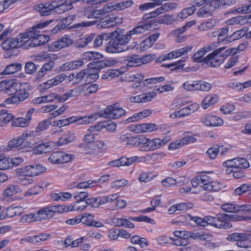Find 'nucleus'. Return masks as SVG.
Wrapping results in <instances>:
<instances>
[{"label":"nucleus","instance_id":"nucleus-1","mask_svg":"<svg viewBox=\"0 0 251 251\" xmlns=\"http://www.w3.org/2000/svg\"><path fill=\"white\" fill-rule=\"evenodd\" d=\"M158 20L156 19L151 20L148 23H144V24L139 25L134 27L132 29L128 31L126 34H125V30L123 29L117 28L114 33L112 34L113 36L116 38V41L117 43L116 45L118 47L116 48L113 47L114 50L117 49L116 50H121V52L127 50L129 49H132L136 46L137 43L135 42V46L133 47H129L127 45L128 43L132 38H136L137 37L144 33L147 30H149L153 25V24L157 22Z\"/></svg>","mask_w":251,"mask_h":251},{"label":"nucleus","instance_id":"nucleus-2","mask_svg":"<svg viewBox=\"0 0 251 251\" xmlns=\"http://www.w3.org/2000/svg\"><path fill=\"white\" fill-rule=\"evenodd\" d=\"M190 219L194 221L198 226L205 227L209 225L219 228L227 229L231 226L228 220L233 221H246L251 220V216L231 215L225 213H219L215 217L207 216L203 219L197 216H189Z\"/></svg>","mask_w":251,"mask_h":251},{"label":"nucleus","instance_id":"nucleus-3","mask_svg":"<svg viewBox=\"0 0 251 251\" xmlns=\"http://www.w3.org/2000/svg\"><path fill=\"white\" fill-rule=\"evenodd\" d=\"M47 26V21L40 23L28 28L26 32L21 33L24 43H27L29 39L31 41L28 44L29 47H34L43 45L47 42V36L40 34V30Z\"/></svg>","mask_w":251,"mask_h":251},{"label":"nucleus","instance_id":"nucleus-4","mask_svg":"<svg viewBox=\"0 0 251 251\" xmlns=\"http://www.w3.org/2000/svg\"><path fill=\"white\" fill-rule=\"evenodd\" d=\"M226 49L225 47L220 48L205 56L203 66L205 67L217 68L222 64L227 56L232 53L233 54L236 53L235 48L225 50Z\"/></svg>","mask_w":251,"mask_h":251},{"label":"nucleus","instance_id":"nucleus-5","mask_svg":"<svg viewBox=\"0 0 251 251\" xmlns=\"http://www.w3.org/2000/svg\"><path fill=\"white\" fill-rule=\"evenodd\" d=\"M114 33L113 32H110L109 33H103L101 35H99L97 36L94 40V46L95 47H100L101 45L102 42L103 40L108 41L109 40V42L107 43L106 47H105V50L109 53H119L121 52V50L117 51V49H115L112 47H114L116 48L118 47L116 45L117 44V42L116 41V38L113 36L112 34Z\"/></svg>","mask_w":251,"mask_h":251},{"label":"nucleus","instance_id":"nucleus-6","mask_svg":"<svg viewBox=\"0 0 251 251\" xmlns=\"http://www.w3.org/2000/svg\"><path fill=\"white\" fill-rule=\"evenodd\" d=\"M126 111L119 107L118 103L107 106L104 111L98 112L99 117L107 119H118L126 114Z\"/></svg>","mask_w":251,"mask_h":251},{"label":"nucleus","instance_id":"nucleus-7","mask_svg":"<svg viewBox=\"0 0 251 251\" xmlns=\"http://www.w3.org/2000/svg\"><path fill=\"white\" fill-rule=\"evenodd\" d=\"M227 240L236 241L237 246L243 248H251V232L234 233L228 235Z\"/></svg>","mask_w":251,"mask_h":251},{"label":"nucleus","instance_id":"nucleus-8","mask_svg":"<svg viewBox=\"0 0 251 251\" xmlns=\"http://www.w3.org/2000/svg\"><path fill=\"white\" fill-rule=\"evenodd\" d=\"M68 0L64 2L62 0H48V12L56 9L60 12H65L73 9V5Z\"/></svg>","mask_w":251,"mask_h":251},{"label":"nucleus","instance_id":"nucleus-9","mask_svg":"<svg viewBox=\"0 0 251 251\" xmlns=\"http://www.w3.org/2000/svg\"><path fill=\"white\" fill-rule=\"evenodd\" d=\"M74 157V155L66 153L63 151L53 152L48 158V160L55 164H63L70 162Z\"/></svg>","mask_w":251,"mask_h":251},{"label":"nucleus","instance_id":"nucleus-10","mask_svg":"<svg viewBox=\"0 0 251 251\" xmlns=\"http://www.w3.org/2000/svg\"><path fill=\"white\" fill-rule=\"evenodd\" d=\"M221 209L226 212L245 213L246 212L251 211V205H237L233 203H225L221 206Z\"/></svg>","mask_w":251,"mask_h":251},{"label":"nucleus","instance_id":"nucleus-11","mask_svg":"<svg viewBox=\"0 0 251 251\" xmlns=\"http://www.w3.org/2000/svg\"><path fill=\"white\" fill-rule=\"evenodd\" d=\"M186 134L182 139L171 143L168 147L169 150L178 149L184 145L196 142L197 138L195 136H197V134L189 135L188 132H186Z\"/></svg>","mask_w":251,"mask_h":251},{"label":"nucleus","instance_id":"nucleus-12","mask_svg":"<svg viewBox=\"0 0 251 251\" xmlns=\"http://www.w3.org/2000/svg\"><path fill=\"white\" fill-rule=\"evenodd\" d=\"M26 85L25 84H23L21 86L22 88L20 89V90L17 93V95L6 99L4 101L5 104L18 103L27 99L29 94L25 88Z\"/></svg>","mask_w":251,"mask_h":251},{"label":"nucleus","instance_id":"nucleus-13","mask_svg":"<svg viewBox=\"0 0 251 251\" xmlns=\"http://www.w3.org/2000/svg\"><path fill=\"white\" fill-rule=\"evenodd\" d=\"M23 84L16 82L14 80L4 81L1 82L2 90L9 95H13L17 93Z\"/></svg>","mask_w":251,"mask_h":251},{"label":"nucleus","instance_id":"nucleus-14","mask_svg":"<svg viewBox=\"0 0 251 251\" xmlns=\"http://www.w3.org/2000/svg\"><path fill=\"white\" fill-rule=\"evenodd\" d=\"M73 40L67 35H65L58 40L54 42L51 45L48 46L50 50H57L62 48L72 45Z\"/></svg>","mask_w":251,"mask_h":251},{"label":"nucleus","instance_id":"nucleus-15","mask_svg":"<svg viewBox=\"0 0 251 251\" xmlns=\"http://www.w3.org/2000/svg\"><path fill=\"white\" fill-rule=\"evenodd\" d=\"M24 41L21 34L16 38H8L5 40L1 44L2 48L6 50H12L20 46V43H24ZM22 44L21 45V46Z\"/></svg>","mask_w":251,"mask_h":251},{"label":"nucleus","instance_id":"nucleus-16","mask_svg":"<svg viewBox=\"0 0 251 251\" xmlns=\"http://www.w3.org/2000/svg\"><path fill=\"white\" fill-rule=\"evenodd\" d=\"M30 138L28 132H24L21 136L14 138L8 143V147L10 149L20 147L23 148L26 146V140Z\"/></svg>","mask_w":251,"mask_h":251},{"label":"nucleus","instance_id":"nucleus-17","mask_svg":"<svg viewBox=\"0 0 251 251\" xmlns=\"http://www.w3.org/2000/svg\"><path fill=\"white\" fill-rule=\"evenodd\" d=\"M115 60H102L93 61L87 65L88 70L90 71H99L105 67L112 66L116 63Z\"/></svg>","mask_w":251,"mask_h":251},{"label":"nucleus","instance_id":"nucleus-18","mask_svg":"<svg viewBox=\"0 0 251 251\" xmlns=\"http://www.w3.org/2000/svg\"><path fill=\"white\" fill-rule=\"evenodd\" d=\"M201 121L205 126L210 127L220 126L224 124L223 119L212 115H205L201 118Z\"/></svg>","mask_w":251,"mask_h":251},{"label":"nucleus","instance_id":"nucleus-19","mask_svg":"<svg viewBox=\"0 0 251 251\" xmlns=\"http://www.w3.org/2000/svg\"><path fill=\"white\" fill-rule=\"evenodd\" d=\"M156 96L155 92H148L134 97H130L127 99V100L130 102L135 103L147 102L151 101Z\"/></svg>","mask_w":251,"mask_h":251},{"label":"nucleus","instance_id":"nucleus-20","mask_svg":"<svg viewBox=\"0 0 251 251\" xmlns=\"http://www.w3.org/2000/svg\"><path fill=\"white\" fill-rule=\"evenodd\" d=\"M34 110V108H30L26 113L25 118L19 117L13 120L12 123V126H13L22 127L27 126L31 120L32 115Z\"/></svg>","mask_w":251,"mask_h":251},{"label":"nucleus","instance_id":"nucleus-21","mask_svg":"<svg viewBox=\"0 0 251 251\" xmlns=\"http://www.w3.org/2000/svg\"><path fill=\"white\" fill-rule=\"evenodd\" d=\"M45 171V168L43 166L38 164H34L26 166L24 174L25 176H33L40 175Z\"/></svg>","mask_w":251,"mask_h":251},{"label":"nucleus","instance_id":"nucleus-22","mask_svg":"<svg viewBox=\"0 0 251 251\" xmlns=\"http://www.w3.org/2000/svg\"><path fill=\"white\" fill-rule=\"evenodd\" d=\"M22 191V189L19 185L11 184L3 191L2 196L4 200H7Z\"/></svg>","mask_w":251,"mask_h":251},{"label":"nucleus","instance_id":"nucleus-23","mask_svg":"<svg viewBox=\"0 0 251 251\" xmlns=\"http://www.w3.org/2000/svg\"><path fill=\"white\" fill-rule=\"evenodd\" d=\"M160 14H161V13H157L156 9L154 11L146 14L144 16V18L147 19L148 21H146L145 23H148L149 21L154 19H157L158 21L154 23L153 25H157V24H159L167 23V20L168 19L170 18V17L167 15L164 16V17H156L157 15H158Z\"/></svg>","mask_w":251,"mask_h":251},{"label":"nucleus","instance_id":"nucleus-24","mask_svg":"<svg viewBox=\"0 0 251 251\" xmlns=\"http://www.w3.org/2000/svg\"><path fill=\"white\" fill-rule=\"evenodd\" d=\"M75 134L71 132H67L63 133L59 138L56 142L58 146L68 144L71 142H74L75 140Z\"/></svg>","mask_w":251,"mask_h":251},{"label":"nucleus","instance_id":"nucleus-25","mask_svg":"<svg viewBox=\"0 0 251 251\" xmlns=\"http://www.w3.org/2000/svg\"><path fill=\"white\" fill-rule=\"evenodd\" d=\"M161 147L160 138H155L151 140L148 139V142L144 146H142L140 150L141 151H154Z\"/></svg>","mask_w":251,"mask_h":251},{"label":"nucleus","instance_id":"nucleus-26","mask_svg":"<svg viewBox=\"0 0 251 251\" xmlns=\"http://www.w3.org/2000/svg\"><path fill=\"white\" fill-rule=\"evenodd\" d=\"M210 47H204L195 53L192 57V60L194 62L202 63V65H204V60L205 57L203 56L210 50Z\"/></svg>","mask_w":251,"mask_h":251},{"label":"nucleus","instance_id":"nucleus-27","mask_svg":"<svg viewBox=\"0 0 251 251\" xmlns=\"http://www.w3.org/2000/svg\"><path fill=\"white\" fill-rule=\"evenodd\" d=\"M82 151L85 154L97 155L99 154V149L95 146V144L84 143L79 145Z\"/></svg>","mask_w":251,"mask_h":251},{"label":"nucleus","instance_id":"nucleus-28","mask_svg":"<svg viewBox=\"0 0 251 251\" xmlns=\"http://www.w3.org/2000/svg\"><path fill=\"white\" fill-rule=\"evenodd\" d=\"M199 108V105L198 103H194L191 104L185 107L180 109L178 111V116L184 117L186 116L190 115L192 113H194Z\"/></svg>","mask_w":251,"mask_h":251},{"label":"nucleus","instance_id":"nucleus-29","mask_svg":"<svg viewBox=\"0 0 251 251\" xmlns=\"http://www.w3.org/2000/svg\"><path fill=\"white\" fill-rule=\"evenodd\" d=\"M47 128V120L40 122L35 130L28 132L30 138L35 137L41 135V133Z\"/></svg>","mask_w":251,"mask_h":251},{"label":"nucleus","instance_id":"nucleus-30","mask_svg":"<svg viewBox=\"0 0 251 251\" xmlns=\"http://www.w3.org/2000/svg\"><path fill=\"white\" fill-rule=\"evenodd\" d=\"M14 118L13 115L8 113L7 110L0 109V126H4Z\"/></svg>","mask_w":251,"mask_h":251},{"label":"nucleus","instance_id":"nucleus-31","mask_svg":"<svg viewBox=\"0 0 251 251\" xmlns=\"http://www.w3.org/2000/svg\"><path fill=\"white\" fill-rule=\"evenodd\" d=\"M22 64L21 63H13L8 65L2 72L4 75H9L15 74L20 71L22 69Z\"/></svg>","mask_w":251,"mask_h":251},{"label":"nucleus","instance_id":"nucleus-32","mask_svg":"<svg viewBox=\"0 0 251 251\" xmlns=\"http://www.w3.org/2000/svg\"><path fill=\"white\" fill-rule=\"evenodd\" d=\"M148 142V138L145 137L144 135H139L134 137L131 135V138L129 145H132L135 146H139L142 145H145Z\"/></svg>","mask_w":251,"mask_h":251},{"label":"nucleus","instance_id":"nucleus-33","mask_svg":"<svg viewBox=\"0 0 251 251\" xmlns=\"http://www.w3.org/2000/svg\"><path fill=\"white\" fill-rule=\"evenodd\" d=\"M98 113L96 114H91L89 116H76V123L78 125H87L90 124L92 121H94L97 119Z\"/></svg>","mask_w":251,"mask_h":251},{"label":"nucleus","instance_id":"nucleus-34","mask_svg":"<svg viewBox=\"0 0 251 251\" xmlns=\"http://www.w3.org/2000/svg\"><path fill=\"white\" fill-rule=\"evenodd\" d=\"M131 219L129 218L127 219L124 218H115L114 220V224L117 226H123L126 228H133L134 227V224L131 222Z\"/></svg>","mask_w":251,"mask_h":251},{"label":"nucleus","instance_id":"nucleus-35","mask_svg":"<svg viewBox=\"0 0 251 251\" xmlns=\"http://www.w3.org/2000/svg\"><path fill=\"white\" fill-rule=\"evenodd\" d=\"M247 30L245 28L235 31L233 34L229 36H227L226 38V41L230 42L246 36Z\"/></svg>","mask_w":251,"mask_h":251},{"label":"nucleus","instance_id":"nucleus-36","mask_svg":"<svg viewBox=\"0 0 251 251\" xmlns=\"http://www.w3.org/2000/svg\"><path fill=\"white\" fill-rule=\"evenodd\" d=\"M161 6L156 9L157 13H165L171 11L177 7V4L176 2H167L163 4H161Z\"/></svg>","mask_w":251,"mask_h":251},{"label":"nucleus","instance_id":"nucleus-37","mask_svg":"<svg viewBox=\"0 0 251 251\" xmlns=\"http://www.w3.org/2000/svg\"><path fill=\"white\" fill-rule=\"evenodd\" d=\"M69 18L70 17L63 18L60 22L51 30L52 34H56L60 30L68 28V26L70 24L67 23V21Z\"/></svg>","mask_w":251,"mask_h":251},{"label":"nucleus","instance_id":"nucleus-38","mask_svg":"<svg viewBox=\"0 0 251 251\" xmlns=\"http://www.w3.org/2000/svg\"><path fill=\"white\" fill-rule=\"evenodd\" d=\"M66 77L65 74H62L57 75L53 78L48 80V89L61 83L66 78Z\"/></svg>","mask_w":251,"mask_h":251},{"label":"nucleus","instance_id":"nucleus-39","mask_svg":"<svg viewBox=\"0 0 251 251\" xmlns=\"http://www.w3.org/2000/svg\"><path fill=\"white\" fill-rule=\"evenodd\" d=\"M235 170L244 169L249 167V163L246 159L244 158H234Z\"/></svg>","mask_w":251,"mask_h":251},{"label":"nucleus","instance_id":"nucleus-40","mask_svg":"<svg viewBox=\"0 0 251 251\" xmlns=\"http://www.w3.org/2000/svg\"><path fill=\"white\" fill-rule=\"evenodd\" d=\"M118 194H111L101 197L99 198V204L103 205L107 203H111L118 199Z\"/></svg>","mask_w":251,"mask_h":251},{"label":"nucleus","instance_id":"nucleus-41","mask_svg":"<svg viewBox=\"0 0 251 251\" xmlns=\"http://www.w3.org/2000/svg\"><path fill=\"white\" fill-rule=\"evenodd\" d=\"M130 242L133 244H138L141 248L147 247L149 245L147 240L145 238H141L140 236L135 235L131 237Z\"/></svg>","mask_w":251,"mask_h":251},{"label":"nucleus","instance_id":"nucleus-42","mask_svg":"<svg viewBox=\"0 0 251 251\" xmlns=\"http://www.w3.org/2000/svg\"><path fill=\"white\" fill-rule=\"evenodd\" d=\"M230 24H239L241 25H245L247 23H251V21L247 19L246 16H239L231 19L229 21Z\"/></svg>","mask_w":251,"mask_h":251},{"label":"nucleus","instance_id":"nucleus-43","mask_svg":"<svg viewBox=\"0 0 251 251\" xmlns=\"http://www.w3.org/2000/svg\"><path fill=\"white\" fill-rule=\"evenodd\" d=\"M222 149V146L218 145L213 146L208 149L206 151V154L211 159H214L217 157L220 150Z\"/></svg>","mask_w":251,"mask_h":251},{"label":"nucleus","instance_id":"nucleus-44","mask_svg":"<svg viewBox=\"0 0 251 251\" xmlns=\"http://www.w3.org/2000/svg\"><path fill=\"white\" fill-rule=\"evenodd\" d=\"M193 48V47L192 46H187L184 48L173 50L175 58H178L187 54L192 50Z\"/></svg>","mask_w":251,"mask_h":251},{"label":"nucleus","instance_id":"nucleus-45","mask_svg":"<svg viewBox=\"0 0 251 251\" xmlns=\"http://www.w3.org/2000/svg\"><path fill=\"white\" fill-rule=\"evenodd\" d=\"M183 60H180L177 62H176L174 63H170L162 65V66H164L167 68H170L171 71H176L179 70L183 69L184 64H181L183 62Z\"/></svg>","mask_w":251,"mask_h":251},{"label":"nucleus","instance_id":"nucleus-46","mask_svg":"<svg viewBox=\"0 0 251 251\" xmlns=\"http://www.w3.org/2000/svg\"><path fill=\"white\" fill-rule=\"evenodd\" d=\"M248 191H251V184L245 183L235 189L234 193L235 195H241Z\"/></svg>","mask_w":251,"mask_h":251},{"label":"nucleus","instance_id":"nucleus-47","mask_svg":"<svg viewBox=\"0 0 251 251\" xmlns=\"http://www.w3.org/2000/svg\"><path fill=\"white\" fill-rule=\"evenodd\" d=\"M94 218V217L93 214L85 213L82 215H80V223L87 226H91Z\"/></svg>","mask_w":251,"mask_h":251},{"label":"nucleus","instance_id":"nucleus-48","mask_svg":"<svg viewBox=\"0 0 251 251\" xmlns=\"http://www.w3.org/2000/svg\"><path fill=\"white\" fill-rule=\"evenodd\" d=\"M121 75V71L118 69H111L106 71L102 75L103 79H107L119 76Z\"/></svg>","mask_w":251,"mask_h":251},{"label":"nucleus","instance_id":"nucleus-49","mask_svg":"<svg viewBox=\"0 0 251 251\" xmlns=\"http://www.w3.org/2000/svg\"><path fill=\"white\" fill-rule=\"evenodd\" d=\"M11 162V158H1L0 156V170H4L12 168Z\"/></svg>","mask_w":251,"mask_h":251},{"label":"nucleus","instance_id":"nucleus-50","mask_svg":"<svg viewBox=\"0 0 251 251\" xmlns=\"http://www.w3.org/2000/svg\"><path fill=\"white\" fill-rule=\"evenodd\" d=\"M36 222L45 220L47 218V207H44L34 213Z\"/></svg>","mask_w":251,"mask_h":251},{"label":"nucleus","instance_id":"nucleus-51","mask_svg":"<svg viewBox=\"0 0 251 251\" xmlns=\"http://www.w3.org/2000/svg\"><path fill=\"white\" fill-rule=\"evenodd\" d=\"M89 70L84 69L77 73L75 75V78L78 81H81L83 80L87 81L89 79Z\"/></svg>","mask_w":251,"mask_h":251},{"label":"nucleus","instance_id":"nucleus-52","mask_svg":"<svg viewBox=\"0 0 251 251\" xmlns=\"http://www.w3.org/2000/svg\"><path fill=\"white\" fill-rule=\"evenodd\" d=\"M98 182L96 180H89L86 181H82L77 184V189H86L97 185Z\"/></svg>","mask_w":251,"mask_h":251},{"label":"nucleus","instance_id":"nucleus-53","mask_svg":"<svg viewBox=\"0 0 251 251\" xmlns=\"http://www.w3.org/2000/svg\"><path fill=\"white\" fill-rule=\"evenodd\" d=\"M36 222L34 213L24 215L21 217L20 222L23 223H31Z\"/></svg>","mask_w":251,"mask_h":251},{"label":"nucleus","instance_id":"nucleus-54","mask_svg":"<svg viewBox=\"0 0 251 251\" xmlns=\"http://www.w3.org/2000/svg\"><path fill=\"white\" fill-rule=\"evenodd\" d=\"M216 22L215 20H210L205 23H202L199 27L200 30L205 31L208 30L216 25Z\"/></svg>","mask_w":251,"mask_h":251},{"label":"nucleus","instance_id":"nucleus-55","mask_svg":"<svg viewBox=\"0 0 251 251\" xmlns=\"http://www.w3.org/2000/svg\"><path fill=\"white\" fill-rule=\"evenodd\" d=\"M183 87L184 89L189 91H195L198 90V81H195L192 83H190L189 81H186L183 83Z\"/></svg>","mask_w":251,"mask_h":251},{"label":"nucleus","instance_id":"nucleus-56","mask_svg":"<svg viewBox=\"0 0 251 251\" xmlns=\"http://www.w3.org/2000/svg\"><path fill=\"white\" fill-rule=\"evenodd\" d=\"M61 205H51L48 206V217L53 216L56 213L61 214Z\"/></svg>","mask_w":251,"mask_h":251},{"label":"nucleus","instance_id":"nucleus-57","mask_svg":"<svg viewBox=\"0 0 251 251\" xmlns=\"http://www.w3.org/2000/svg\"><path fill=\"white\" fill-rule=\"evenodd\" d=\"M165 79V78L164 76L146 79L143 81V85L147 86L149 84H156L157 82L163 81Z\"/></svg>","mask_w":251,"mask_h":251},{"label":"nucleus","instance_id":"nucleus-58","mask_svg":"<svg viewBox=\"0 0 251 251\" xmlns=\"http://www.w3.org/2000/svg\"><path fill=\"white\" fill-rule=\"evenodd\" d=\"M34 9L37 11L42 16L47 15V6L46 4L42 3L38 4L34 6Z\"/></svg>","mask_w":251,"mask_h":251},{"label":"nucleus","instance_id":"nucleus-59","mask_svg":"<svg viewBox=\"0 0 251 251\" xmlns=\"http://www.w3.org/2000/svg\"><path fill=\"white\" fill-rule=\"evenodd\" d=\"M145 124L133 125L129 127V130L136 133L146 132Z\"/></svg>","mask_w":251,"mask_h":251},{"label":"nucleus","instance_id":"nucleus-60","mask_svg":"<svg viewBox=\"0 0 251 251\" xmlns=\"http://www.w3.org/2000/svg\"><path fill=\"white\" fill-rule=\"evenodd\" d=\"M129 219L136 222H145L146 223L153 224L154 220L147 216L141 215L139 217H130Z\"/></svg>","mask_w":251,"mask_h":251},{"label":"nucleus","instance_id":"nucleus-61","mask_svg":"<svg viewBox=\"0 0 251 251\" xmlns=\"http://www.w3.org/2000/svg\"><path fill=\"white\" fill-rule=\"evenodd\" d=\"M88 197V194L85 191L80 192L76 195H75L74 198L76 200L75 202L81 203L85 201Z\"/></svg>","mask_w":251,"mask_h":251},{"label":"nucleus","instance_id":"nucleus-62","mask_svg":"<svg viewBox=\"0 0 251 251\" xmlns=\"http://www.w3.org/2000/svg\"><path fill=\"white\" fill-rule=\"evenodd\" d=\"M37 66L32 62H28L25 65V72L28 74H33L36 72Z\"/></svg>","mask_w":251,"mask_h":251},{"label":"nucleus","instance_id":"nucleus-63","mask_svg":"<svg viewBox=\"0 0 251 251\" xmlns=\"http://www.w3.org/2000/svg\"><path fill=\"white\" fill-rule=\"evenodd\" d=\"M198 90L208 91L212 88L211 84L204 81H198Z\"/></svg>","mask_w":251,"mask_h":251},{"label":"nucleus","instance_id":"nucleus-64","mask_svg":"<svg viewBox=\"0 0 251 251\" xmlns=\"http://www.w3.org/2000/svg\"><path fill=\"white\" fill-rule=\"evenodd\" d=\"M47 145L45 143L38 145L33 150L34 153L36 154H42L47 152Z\"/></svg>","mask_w":251,"mask_h":251}]
</instances>
